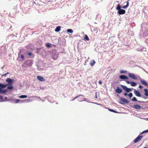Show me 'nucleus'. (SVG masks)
I'll return each mask as SVG.
<instances>
[{
	"label": "nucleus",
	"instance_id": "e433bc0d",
	"mask_svg": "<svg viewBox=\"0 0 148 148\" xmlns=\"http://www.w3.org/2000/svg\"><path fill=\"white\" fill-rule=\"evenodd\" d=\"M83 99V98H81L80 99H78V101L80 102L82 101H83L82 100Z\"/></svg>",
	"mask_w": 148,
	"mask_h": 148
},
{
	"label": "nucleus",
	"instance_id": "864d4df0",
	"mask_svg": "<svg viewBox=\"0 0 148 148\" xmlns=\"http://www.w3.org/2000/svg\"><path fill=\"white\" fill-rule=\"evenodd\" d=\"M17 59L18 60H19V56H18V57Z\"/></svg>",
	"mask_w": 148,
	"mask_h": 148
},
{
	"label": "nucleus",
	"instance_id": "f257e3e1",
	"mask_svg": "<svg viewBox=\"0 0 148 148\" xmlns=\"http://www.w3.org/2000/svg\"><path fill=\"white\" fill-rule=\"evenodd\" d=\"M33 62L30 60L25 62L23 65V66L25 68H27L28 66H30L32 65Z\"/></svg>",
	"mask_w": 148,
	"mask_h": 148
},
{
	"label": "nucleus",
	"instance_id": "f8f14e48",
	"mask_svg": "<svg viewBox=\"0 0 148 148\" xmlns=\"http://www.w3.org/2000/svg\"><path fill=\"white\" fill-rule=\"evenodd\" d=\"M120 99L122 102L126 103H128L129 102V101L123 98H121Z\"/></svg>",
	"mask_w": 148,
	"mask_h": 148
},
{
	"label": "nucleus",
	"instance_id": "ea45409f",
	"mask_svg": "<svg viewBox=\"0 0 148 148\" xmlns=\"http://www.w3.org/2000/svg\"><path fill=\"white\" fill-rule=\"evenodd\" d=\"M127 7L126 5H125V6H123L122 7V8H124V9H126V8H127Z\"/></svg>",
	"mask_w": 148,
	"mask_h": 148
},
{
	"label": "nucleus",
	"instance_id": "a19ab883",
	"mask_svg": "<svg viewBox=\"0 0 148 148\" xmlns=\"http://www.w3.org/2000/svg\"><path fill=\"white\" fill-rule=\"evenodd\" d=\"M127 92H125L124 93V95L125 96H128V94H127Z\"/></svg>",
	"mask_w": 148,
	"mask_h": 148
},
{
	"label": "nucleus",
	"instance_id": "7ed1b4c3",
	"mask_svg": "<svg viewBox=\"0 0 148 148\" xmlns=\"http://www.w3.org/2000/svg\"><path fill=\"white\" fill-rule=\"evenodd\" d=\"M14 81L13 79H11L10 78H8L6 79V82L8 83L6 85L7 86L9 85H12L13 84V82Z\"/></svg>",
	"mask_w": 148,
	"mask_h": 148
},
{
	"label": "nucleus",
	"instance_id": "412c9836",
	"mask_svg": "<svg viewBox=\"0 0 148 148\" xmlns=\"http://www.w3.org/2000/svg\"><path fill=\"white\" fill-rule=\"evenodd\" d=\"M130 84L132 86H135L136 85L137 83L134 82H131Z\"/></svg>",
	"mask_w": 148,
	"mask_h": 148
},
{
	"label": "nucleus",
	"instance_id": "6ab92c4d",
	"mask_svg": "<svg viewBox=\"0 0 148 148\" xmlns=\"http://www.w3.org/2000/svg\"><path fill=\"white\" fill-rule=\"evenodd\" d=\"M121 5H120L119 4H118L116 6V9L118 10H119L121 9Z\"/></svg>",
	"mask_w": 148,
	"mask_h": 148
},
{
	"label": "nucleus",
	"instance_id": "5701e85b",
	"mask_svg": "<svg viewBox=\"0 0 148 148\" xmlns=\"http://www.w3.org/2000/svg\"><path fill=\"white\" fill-rule=\"evenodd\" d=\"M27 97V96L26 95H22L20 96H19L18 97L22 99V98H26Z\"/></svg>",
	"mask_w": 148,
	"mask_h": 148
},
{
	"label": "nucleus",
	"instance_id": "13d9d810",
	"mask_svg": "<svg viewBox=\"0 0 148 148\" xmlns=\"http://www.w3.org/2000/svg\"><path fill=\"white\" fill-rule=\"evenodd\" d=\"M147 120L148 121V118H147Z\"/></svg>",
	"mask_w": 148,
	"mask_h": 148
},
{
	"label": "nucleus",
	"instance_id": "3c124183",
	"mask_svg": "<svg viewBox=\"0 0 148 148\" xmlns=\"http://www.w3.org/2000/svg\"><path fill=\"white\" fill-rule=\"evenodd\" d=\"M83 101H86V99L85 98H83Z\"/></svg>",
	"mask_w": 148,
	"mask_h": 148
},
{
	"label": "nucleus",
	"instance_id": "603ef678",
	"mask_svg": "<svg viewBox=\"0 0 148 148\" xmlns=\"http://www.w3.org/2000/svg\"><path fill=\"white\" fill-rule=\"evenodd\" d=\"M9 74V72H7V73H6V74H7H7Z\"/></svg>",
	"mask_w": 148,
	"mask_h": 148
},
{
	"label": "nucleus",
	"instance_id": "052dcab7",
	"mask_svg": "<svg viewBox=\"0 0 148 148\" xmlns=\"http://www.w3.org/2000/svg\"><path fill=\"white\" fill-rule=\"evenodd\" d=\"M41 100H42V101H43V100L42 99H41Z\"/></svg>",
	"mask_w": 148,
	"mask_h": 148
},
{
	"label": "nucleus",
	"instance_id": "dca6fc26",
	"mask_svg": "<svg viewBox=\"0 0 148 148\" xmlns=\"http://www.w3.org/2000/svg\"><path fill=\"white\" fill-rule=\"evenodd\" d=\"M8 91L7 89H2L0 88V93L1 94L4 93Z\"/></svg>",
	"mask_w": 148,
	"mask_h": 148
},
{
	"label": "nucleus",
	"instance_id": "ddd939ff",
	"mask_svg": "<svg viewBox=\"0 0 148 148\" xmlns=\"http://www.w3.org/2000/svg\"><path fill=\"white\" fill-rule=\"evenodd\" d=\"M37 78L38 80L40 81L44 82L45 81V79L41 76H38Z\"/></svg>",
	"mask_w": 148,
	"mask_h": 148
},
{
	"label": "nucleus",
	"instance_id": "58836bf2",
	"mask_svg": "<svg viewBox=\"0 0 148 148\" xmlns=\"http://www.w3.org/2000/svg\"><path fill=\"white\" fill-rule=\"evenodd\" d=\"M125 82L128 84H130L131 83V82H130L128 81H126Z\"/></svg>",
	"mask_w": 148,
	"mask_h": 148
},
{
	"label": "nucleus",
	"instance_id": "20e7f679",
	"mask_svg": "<svg viewBox=\"0 0 148 148\" xmlns=\"http://www.w3.org/2000/svg\"><path fill=\"white\" fill-rule=\"evenodd\" d=\"M143 137V136H140L139 135L134 140V143H136L139 142L141 139Z\"/></svg>",
	"mask_w": 148,
	"mask_h": 148
},
{
	"label": "nucleus",
	"instance_id": "72a5a7b5",
	"mask_svg": "<svg viewBox=\"0 0 148 148\" xmlns=\"http://www.w3.org/2000/svg\"><path fill=\"white\" fill-rule=\"evenodd\" d=\"M137 101L139 103H146V102H145L143 101H138V100H137Z\"/></svg>",
	"mask_w": 148,
	"mask_h": 148
},
{
	"label": "nucleus",
	"instance_id": "2f4dec72",
	"mask_svg": "<svg viewBox=\"0 0 148 148\" xmlns=\"http://www.w3.org/2000/svg\"><path fill=\"white\" fill-rule=\"evenodd\" d=\"M120 72L121 73H127V71H124L123 70H121V71H120Z\"/></svg>",
	"mask_w": 148,
	"mask_h": 148
},
{
	"label": "nucleus",
	"instance_id": "f03ea898",
	"mask_svg": "<svg viewBox=\"0 0 148 148\" xmlns=\"http://www.w3.org/2000/svg\"><path fill=\"white\" fill-rule=\"evenodd\" d=\"M120 86L123 90H125L126 92L128 93L132 91L133 88H127L126 86L123 85H120Z\"/></svg>",
	"mask_w": 148,
	"mask_h": 148
},
{
	"label": "nucleus",
	"instance_id": "4be33fe9",
	"mask_svg": "<svg viewBox=\"0 0 148 148\" xmlns=\"http://www.w3.org/2000/svg\"><path fill=\"white\" fill-rule=\"evenodd\" d=\"M27 54L28 56H30L29 58H32L34 57V56H33L32 53L31 52H28L27 53Z\"/></svg>",
	"mask_w": 148,
	"mask_h": 148
},
{
	"label": "nucleus",
	"instance_id": "cd10ccee",
	"mask_svg": "<svg viewBox=\"0 0 148 148\" xmlns=\"http://www.w3.org/2000/svg\"><path fill=\"white\" fill-rule=\"evenodd\" d=\"M95 63V62L94 60H92L90 64L91 66H92L94 65V64Z\"/></svg>",
	"mask_w": 148,
	"mask_h": 148
},
{
	"label": "nucleus",
	"instance_id": "39448f33",
	"mask_svg": "<svg viewBox=\"0 0 148 148\" xmlns=\"http://www.w3.org/2000/svg\"><path fill=\"white\" fill-rule=\"evenodd\" d=\"M13 101H15V103H23L26 102H28L29 101L28 100L26 99H25L24 100H21L19 99H17L15 100H14Z\"/></svg>",
	"mask_w": 148,
	"mask_h": 148
},
{
	"label": "nucleus",
	"instance_id": "680f3d73",
	"mask_svg": "<svg viewBox=\"0 0 148 148\" xmlns=\"http://www.w3.org/2000/svg\"><path fill=\"white\" fill-rule=\"evenodd\" d=\"M117 96H119V95H117Z\"/></svg>",
	"mask_w": 148,
	"mask_h": 148
},
{
	"label": "nucleus",
	"instance_id": "6e6d98bb",
	"mask_svg": "<svg viewBox=\"0 0 148 148\" xmlns=\"http://www.w3.org/2000/svg\"><path fill=\"white\" fill-rule=\"evenodd\" d=\"M38 98L40 99V97H37Z\"/></svg>",
	"mask_w": 148,
	"mask_h": 148
},
{
	"label": "nucleus",
	"instance_id": "a878e982",
	"mask_svg": "<svg viewBox=\"0 0 148 148\" xmlns=\"http://www.w3.org/2000/svg\"><path fill=\"white\" fill-rule=\"evenodd\" d=\"M66 31L70 33H72L73 32V30L71 29H68Z\"/></svg>",
	"mask_w": 148,
	"mask_h": 148
},
{
	"label": "nucleus",
	"instance_id": "f704fd0d",
	"mask_svg": "<svg viewBox=\"0 0 148 148\" xmlns=\"http://www.w3.org/2000/svg\"><path fill=\"white\" fill-rule=\"evenodd\" d=\"M48 47H51V45L50 43H48L46 45Z\"/></svg>",
	"mask_w": 148,
	"mask_h": 148
},
{
	"label": "nucleus",
	"instance_id": "4c0bfd02",
	"mask_svg": "<svg viewBox=\"0 0 148 148\" xmlns=\"http://www.w3.org/2000/svg\"><path fill=\"white\" fill-rule=\"evenodd\" d=\"M140 97H142V98H143L145 99H147V97H145L144 95H142V96Z\"/></svg>",
	"mask_w": 148,
	"mask_h": 148
},
{
	"label": "nucleus",
	"instance_id": "49530a36",
	"mask_svg": "<svg viewBox=\"0 0 148 148\" xmlns=\"http://www.w3.org/2000/svg\"><path fill=\"white\" fill-rule=\"evenodd\" d=\"M139 88L141 89L143 88V86L141 85H140V86H139Z\"/></svg>",
	"mask_w": 148,
	"mask_h": 148
},
{
	"label": "nucleus",
	"instance_id": "9b49d317",
	"mask_svg": "<svg viewBox=\"0 0 148 148\" xmlns=\"http://www.w3.org/2000/svg\"><path fill=\"white\" fill-rule=\"evenodd\" d=\"M120 79L123 80L128 79V77L124 75H122L119 76Z\"/></svg>",
	"mask_w": 148,
	"mask_h": 148
},
{
	"label": "nucleus",
	"instance_id": "5fc2aeb1",
	"mask_svg": "<svg viewBox=\"0 0 148 148\" xmlns=\"http://www.w3.org/2000/svg\"><path fill=\"white\" fill-rule=\"evenodd\" d=\"M120 36V35H119V34L118 35V37H119V38H120V37H119V36Z\"/></svg>",
	"mask_w": 148,
	"mask_h": 148
},
{
	"label": "nucleus",
	"instance_id": "393cba45",
	"mask_svg": "<svg viewBox=\"0 0 148 148\" xmlns=\"http://www.w3.org/2000/svg\"><path fill=\"white\" fill-rule=\"evenodd\" d=\"M10 86H8L7 88V90L8 89H9V90H12V89H13V86H12V85H9Z\"/></svg>",
	"mask_w": 148,
	"mask_h": 148
},
{
	"label": "nucleus",
	"instance_id": "9d476101",
	"mask_svg": "<svg viewBox=\"0 0 148 148\" xmlns=\"http://www.w3.org/2000/svg\"><path fill=\"white\" fill-rule=\"evenodd\" d=\"M125 10L121 9L118 11L117 13L121 15L125 14Z\"/></svg>",
	"mask_w": 148,
	"mask_h": 148
},
{
	"label": "nucleus",
	"instance_id": "473e14b6",
	"mask_svg": "<svg viewBox=\"0 0 148 148\" xmlns=\"http://www.w3.org/2000/svg\"><path fill=\"white\" fill-rule=\"evenodd\" d=\"M21 57L22 60H24V56H23V54H22L21 55Z\"/></svg>",
	"mask_w": 148,
	"mask_h": 148
},
{
	"label": "nucleus",
	"instance_id": "c85d7f7f",
	"mask_svg": "<svg viewBox=\"0 0 148 148\" xmlns=\"http://www.w3.org/2000/svg\"><path fill=\"white\" fill-rule=\"evenodd\" d=\"M131 100L133 101H137V100L135 97H134L131 99Z\"/></svg>",
	"mask_w": 148,
	"mask_h": 148
},
{
	"label": "nucleus",
	"instance_id": "bb28decb",
	"mask_svg": "<svg viewBox=\"0 0 148 148\" xmlns=\"http://www.w3.org/2000/svg\"><path fill=\"white\" fill-rule=\"evenodd\" d=\"M84 39L85 40H86L87 41L89 40V39L87 35H85L84 37Z\"/></svg>",
	"mask_w": 148,
	"mask_h": 148
},
{
	"label": "nucleus",
	"instance_id": "a18cd8bd",
	"mask_svg": "<svg viewBox=\"0 0 148 148\" xmlns=\"http://www.w3.org/2000/svg\"><path fill=\"white\" fill-rule=\"evenodd\" d=\"M6 75H7V74H5L1 75L2 76H4L5 77H6Z\"/></svg>",
	"mask_w": 148,
	"mask_h": 148
},
{
	"label": "nucleus",
	"instance_id": "7c9ffc66",
	"mask_svg": "<svg viewBox=\"0 0 148 148\" xmlns=\"http://www.w3.org/2000/svg\"><path fill=\"white\" fill-rule=\"evenodd\" d=\"M84 96L82 95H78V96H77V97H75L72 101H73L75 99H76L77 98H78L79 96Z\"/></svg>",
	"mask_w": 148,
	"mask_h": 148
},
{
	"label": "nucleus",
	"instance_id": "aec40b11",
	"mask_svg": "<svg viewBox=\"0 0 148 148\" xmlns=\"http://www.w3.org/2000/svg\"><path fill=\"white\" fill-rule=\"evenodd\" d=\"M61 27L60 26L57 27L55 29V31L56 32H58L60 30Z\"/></svg>",
	"mask_w": 148,
	"mask_h": 148
},
{
	"label": "nucleus",
	"instance_id": "bf43d9fd",
	"mask_svg": "<svg viewBox=\"0 0 148 148\" xmlns=\"http://www.w3.org/2000/svg\"><path fill=\"white\" fill-rule=\"evenodd\" d=\"M147 132H148V130H147Z\"/></svg>",
	"mask_w": 148,
	"mask_h": 148
},
{
	"label": "nucleus",
	"instance_id": "1a4fd4ad",
	"mask_svg": "<svg viewBox=\"0 0 148 148\" xmlns=\"http://www.w3.org/2000/svg\"><path fill=\"white\" fill-rule=\"evenodd\" d=\"M115 91L118 94L121 93L123 91L122 89L119 86L117 87V88L115 90Z\"/></svg>",
	"mask_w": 148,
	"mask_h": 148
},
{
	"label": "nucleus",
	"instance_id": "4468645a",
	"mask_svg": "<svg viewBox=\"0 0 148 148\" xmlns=\"http://www.w3.org/2000/svg\"><path fill=\"white\" fill-rule=\"evenodd\" d=\"M140 82L142 84L146 86H148V84L145 80L143 79H141Z\"/></svg>",
	"mask_w": 148,
	"mask_h": 148
},
{
	"label": "nucleus",
	"instance_id": "c756f323",
	"mask_svg": "<svg viewBox=\"0 0 148 148\" xmlns=\"http://www.w3.org/2000/svg\"><path fill=\"white\" fill-rule=\"evenodd\" d=\"M128 96L131 98L133 96V94L132 92H130L128 94Z\"/></svg>",
	"mask_w": 148,
	"mask_h": 148
},
{
	"label": "nucleus",
	"instance_id": "f3484780",
	"mask_svg": "<svg viewBox=\"0 0 148 148\" xmlns=\"http://www.w3.org/2000/svg\"><path fill=\"white\" fill-rule=\"evenodd\" d=\"M7 86V85L6 84H4L2 83H0V88L2 89L5 88Z\"/></svg>",
	"mask_w": 148,
	"mask_h": 148
},
{
	"label": "nucleus",
	"instance_id": "2eb2a0df",
	"mask_svg": "<svg viewBox=\"0 0 148 148\" xmlns=\"http://www.w3.org/2000/svg\"><path fill=\"white\" fill-rule=\"evenodd\" d=\"M134 108L136 109H140L141 108V107L138 105L135 104L133 106Z\"/></svg>",
	"mask_w": 148,
	"mask_h": 148
},
{
	"label": "nucleus",
	"instance_id": "09e8293b",
	"mask_svg": "<svg viewBox=\"0 0 148 148\" xmlns=\"http://www.w3.org/2000/svg\"><path fill=\"white\" fill-rule=\"evenodd\" d=\"M95 98H97V92H95Z\"/></svg>",
	"mask_w": 148,
	"mask_h": 148
},
{
	"label": "nucleus",
	"instance_id": "0eeeda50",
	"mask_svg": "<svg viewBox=\"0 0 148 148\" xmlns=\"http://www.w3.org/2000/svg\"><path fill=\"white\" fill-rule=\"evenodd\" d=\"M134 93L136 96L139 97H140L142 96V95L139 91L135 89H134Z\"/></svg>",
	"mask_w": 148,
	"mask_h": 148
},
{
	"label": "nucleus",
	"instance_id": "b1692460",
	"mask_svg": "<svg viewBox=\"0 0 148 148\" xmlns=\"http://www.w3.org/2000/svg\"><path fill=\"white\" fill-rule=\"evenodd\" d=\"M108 110L110 111H111V112H114L115 113H118V112L116 111V110H114L112 109H111L109 108H108Z\"/></svg>",
	"mask_w": 148,
	"mask_h": 148
},
{
	"label": "nucleus",
	"instance_id": "37998d69",
	"mask_svg": "<svg viewBox=\"0 0 148 148\" xmlns=\"http://www.w3.org/2000/svg\"><path fill=\"white\" fill-rule=\"evenodd\" d=\"M102 83V82H101V80H100V81H99V83L100 84V85Z\"/></svg>",
	"mask_w": 148,
	"mask_h": 148
},
{
	"label": "nucleus",
	"instance_id": "8fccbe9b",
	"mask_svg": "<svg viewBox=\"0 0 148 148\" xmlns=\"http://www.w3.org/2000/svg\"><path fill=\"white\" fill-rule=\"evenodd\" d=\"M119 103L121 104H124V103H122V102H121V101H119Z\"/></svg>",
	"mask_w": 148,
	"mask_h": 148
},
{
	"label": "nucleus",
	"instance_id": "c03bdc74",
	"mask_svg": "<svg viewBox=\"0 0 148 148\" xmlns=\"http://www.w3.org/2000/svg\"><path fill=\"white\" fill-rule=\"evenodd\" d=\"M3 96L2 95H0V99H3Z\"/></svg>",
	"mask_w": 148,
	"mask_h": 148
},
{
	"label": "nucleus",
	"instance_id": "423d86ee",
	"mask_svg": "<svg viewBox=\"0 0 148 148\" xmlns=\"http://www.w3.org/2000/svg\"><path fill=\"white\" fill-rule=\"evenodd\" d=\"M58 56V55L57 52H53L52 55L53 58L54 60H56L57 59Z\"/></svg>",
	"mask_w": 148,
	"mask_h": 148
},
{
	"label": "nucleus",
	"instance_id": "c9c22d12",
	"mask_svg": "<svg viewBox=\"0 0 148 148\" xmlns=\"http://www.w3.org/2000/svg\"><path fill=\"white\" fill-rule=\"evenodd\" d=\"M148 132H147V130H145L144 131H143V132L141 133V134H142L143 133H147Z\"/></svg>",
	"mask_w": 148,
	"mask_h": 148
},
{
	"label": "nucleus",
	"instance_id": "de8ad7c7",
	"mask_svg": "<svg viewBox=\"0 0 148 148\" xmlns=\"http://www.w3.org/2000/svg\"><path fill=\"white\" fill-rule=\"evenodd\" d=\"M7 97H5L4 99H3V100L2 101H5L6 100H5V99H7Z\"/></svg>",
	"mask_w": 148,
	"mask_h": 148
},
{
	"label": "nucleus",
	"instance_id": "4d7b16f0",
	"mask_svg": "<svg viewBox=\"0 0 148 148\" xmlns=\"http://www.w3.org/2000/svg\"><path fill=\"white\" fill-rule=\"evenodd\" d=\"M144 148H147V147H145Z\"/></svg>",
	"mask_w": 148,
	"mask_h": 148
},
{
	"label": "nucleus",
	"instance_id": "79ce46f5",
	"mask_svg": "<svg viewBox=\"0 0 148 148\" xmlns=\"http://www.w3.org/2000/svg\"><path fill=\"white\" fill-rule=\"evenodd\" d=\"M129 1H127V4L126 5L128 7L129 6Z\"/></svg>",
	"mask_w": 148,
	"mask_h": 148
},
{
	"label": "nucleus",
	"instance_id": "6e6552de",
	"mask_svg": "<svg viewBox=\"0 0 148 148\" xmlns=\"http://www.w3.org/2000/svg\"><path fill=\"white\" fill-rule=\"evenodd\" d=\"M129 76L132 78L135 79H137V78L136 76L134 74L130 73L128 74Z\"/></svg>",
	"mask_w": 148,
	"mask_h": 148
},
{
	"label": "nucleus",
	"instance_id": "a211bd4d",
	"mask_svg": "<svg viewBox=\"0 0 148 148\" xmlns=\"http://www.w3.org/2000/svg\"><path fill=\"white\" fill-rule=\"evenodd\" d=\"M144 95L146 96H148V90L146 88H145L144 89Z\"/></svg>",
	"mask_w": 148,
	"mask_h": 148
}]
</instances>
